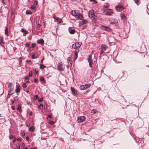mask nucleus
<instances>
[{
    "instance_id": "obj_1",
    "label": "nucleus",
    "mask_w": 149,
    "mask_h": 149,
    "mask_svg": "<svg viewBox=\"0 0 149 149\" xmlns=\"http://www.w3.org/2000/svg\"><path fill=\"white\" fill-rule=\"evenodd\" d=\"M70 14L78 19H81L83 17V15L77 10H72L70 12Z\"/></svg>"
},
{
    "instance_id": "obj_2",
    "label": "nucleus",
    "mask_w": 149,
    "mask_h": 149,
    "mask_svg": "<svg viewBox=\"0 0 149 149\" xmlns=\"http://www.w3.org/2000/svg\"><path fill=\"white\" fill-rule=\"evenodd\" d=\"M57 68L59 71L63 70L65 68V65L62 62L59 63L57 65Z\"/></svg>"
},
{
    "instance_id": "obj_3",
    "label": "nucleus",
    "mask_w": 149,
    "mask_h": 149,
    "mask_svg": "<svg viewBox=\"0 0 149 149\" xmlns=\"http://www.w3.org/2000/svg\"><path fill=\"white\" fill-rule=\"evenodd\" d=\"M88 16L90 18L92 19H96L97 17L93 13V10H90L88 13Z\"/></svg>"
},
{
    "instance_id": "obj_4",
    "label": "nucleus",
    "mask_w": 149,
    "mask_h": 149,
    "mask_svg": "<svg viewBox=\"0 0 149 149\" xmlns=\"http://www.w3.org/2000/svg\"><path fill=\"white\" fill-rule=\"evenodd\" d=\"M91 86L90 84H87L84 85H80L79 88L81 90H85L89 88Z\"/></svg>"
},
{
    "instance_id": "obj_5",
    "label": "nucleus",
    "mask_w": 149,
    "mask_h": 149,
    "mask_svg": "<svg viewBox=\"0 0 149 149\" xmlns=\"http://www.w3.org/2000/svg\"><path fill=\"white\" fill-rule=\"evenodd\" d=\"M81 43L76 42L75 43L73 44L72 45V47L74 49H79V48L81 46Z\"/></svg>"
},
{
    "instance_id": "obj_6",
    "label": "nucleus",
    "mask_w": 149,
    "mask_h": 149,
    "mask_svg": "<svg viewBox=\"0 0 149 149\" xmlns=\"http://www.w3.org/2000/svg\"><path fill=\"white\" fill-rule=\"evenodd\" d=\"M115 8L117 11H120L123 10L124 8L121 5H118L116 6Z\"/></svg>"
},
{
    "instance_id": "obj_7",
    "label": "nucleus",
    "mask_w": 149,
    "mask_h": 149,
    "mask_svg": "<svg viewBox=\"0 0 149 149\" xmlns=\"http://www.w3.org/2000/svg\"><path fill=\"white\" fill-rule=\"evenodd\" d=\"M70 89L72 93V95L74 96H77L79 93L78 91L74 88L73 87H71Z\"/></svg>"
},
{
    "instance_id": "obj_8",
    "label": "nucleus",
    "mask_w": 149,
    "mask_h": 149,
    "mask_svg": "<svg viewBox=\"0 0 149 149\" xmlns=\"http://www.w3.org/2000/svg\"><path fill=\"white\" fill-rule=\"evenodd\" d=\"M113 13V12L112 9H107L106 10V11L104 13L106 15H111Z\"/></svg>"
},
{
    "instance_id": "obj_9",
    "label": "nucleus",
    "mask_w": 149,
    "mask_h": 149,
    "mask_svg": "<svg viewBox=\"0 0 149 149\" xmlns=\"http://www.w3.org/2000/svg\"><path fill=\"white\" fill-rule=\"evenodd\" d=\"M85 119V118L84 116H80L78 118L77 121L78 123L82 122L84 121Z\"/></svg>"
},
{
    "instance_id": "obj_10",
    "label": "nucleus",
    "mask_w": 149,
    "mask_h": 149,
    "mask_svg": "<svg viewBox=\"0 0 149 149\" xmlns=\"http://www.w3.org/2000/svg\"><path fill=\"white\" fill-rule=\"evenodd\" d=\"M101 29L102 30H106L107 31H110L111 30L110 28L106 26L102 25L101 26Z\"/></svg>"
},
{
    "instance_id": "obj_11",
    "label": "nucleus",
    "mask_w": 149,
    "mask_h": 149,
    "mask_svg": "<svg viewBox=\"0 0 149 149\" xmlns=\"http://www.w3.org/2000/svg\"><path fill=\"white\" fill-rule=\"evenodd\" d=\"M79 51V49H77L74 51V59L76 60L77 58L78 53Z\"/></svg>"
},
{
    "instance_id": "obj_12",
    "label": "nucleus",
    "mask_w": 149,
    "mask_h": 149,
    "mask_svg": "<svg viewBox=\"0 0 149 149\" xmlns=\"http://www.w3.org/2000/svg\"><path fill=\"white\" fill-rule=\"evenodd\" d=\"M20 91V85L19 84L16 85V88L15 90V92L16 93H19Z\"/></svg>"
},
{
    "instance_id": "obj_13",
    "label": "nucleus",
    "mask_w": 149,
    "mask_h": 149,
    "mask_svg": "<svg viewBox=\"0 0 149 149\" xmlns=\"http://www.w3.org/2000/svg\"><path fill=\"white\" fill-rule=\"evenodd\" d=\"M9 91L8 93V95H12L14 93L13 91V88L9 89L8 90Z\"/></svg>"
},
{
    "instance_id": "obj_14",
    "label": "nucleus",
    "mask_w": 149,
    "mask_h": 149,
    "mask_svg": "<svg viewBox=\"0 0 149 149\" xmlns=\"http://www.w3.org/2000/svg\"><path fill=\"white\" fill-rule=\"evenodd\" d=\"M88 61L89 63V66L91 67V65L93 63V60L91 59L90 57V56H89V57L88 58Z\"/></svg>"
},
{
    "instance_id": "obj_15",
    "label": "nucleus",
    "mask_w": 149,
    "mask_h": 149,
    "mask_svg": "<svg viewBox=\"0 0 149 149\" xmlns=\"http://www.w3.org/2000/svg\"><path fill=\"white\" fill-rule=\"evenodd\" d=\"M21 31L23 33V35L24 36H26V35L29 33L28 31H26L24 30V29H22Z\"/></svg>"
},
{
    "instance_id": "obj_16",
    "label": "nucleus",
    "mask_w": 149,
    "mask_h": 149,
    "mask_svg": "<svg viewBox=\"0 0 149 149\" xmlns=\"http://www.w3.org/2000/svg\"><path fill=\"white\" fill-rule=\"evenodd\" d=\"M107 47L108 46L106 45H103L101 46V50H102L104 51L106 50Z\"/></svg>"
},
{
    "instance_id": "obj_17",
    "label": "nucleus",
    "mask_w": 149,
    "mask_h": 149,
    "mask_svg": "<svg viewBox=\"0 0 149 149\" xmlns=\"http://www.w3.org/2000/svg\"><path fill=\"white\" fill-rule=\"evenodd\" d=\"M37 42L38 44H42L44 43V41L42 39L38 40L37 41Z\"/></svg>"
},
{
    "instance_id": "obj_18",
    "label": "nucleus",
    "mask_w": 149,
    "mask_h": 149,
    "mask_svg": "<svg viewBox=\"0 0 149 149\" xmlns=\"http://www.w3.org/2000/svg\"><path fill=\"white\" fill-rule=\"evenodd\" d=\"M69 31L70 33L71 34H73L75 32V31L74 29L70 30V28L69 29Z\"/></svg>"
},
{
    "instance_id": "obj_19",
    "label": "nucleus",
    "mask_w": 149,
    "mask_h": 149,
    "mask_svg": "<svg viewBox=\"0 0 149 149\" xmlns=\"http://www.w3.org/2000/svg\"><path fill=\"white\" fill-rule=\"evenodd\" d=\"M56 21H57L58 23H61L62 21V20L61 19H59L58 18H56Z\"/></svg>"
},
{
    "instance_id": "obj_20",
    "label": "nucleus",
    "mask_w": 149,
    "mask_h": 149,
    "mask_svg": "<svg viewBox=\"0 0 149 149\" xmlns=\"http://www.w3.org/2000/svg\"><path fill=\"white\" fill-rule=\"evenodd\" d=\"M120 17H121V19L122 20H125V15L123 14H121L120 15Z\"/></svg>"
},
{
    "instance_id": "obj_21",
    "label": "nucleus",
    "mask_w": 149,
    "mask_h": 149,
    "mask_svg": "<svg viewBox=\"0 0 149 149\" xmlns=\"http://www.w3.org/2000/svg\"><path fill=\"white\" fill-rule=\"evenodd\" d=\"M108 8L107 6L104 7L101 9L103 11V13H104L105 11H106V8Z\"/></svg>"
},
{
    "instance_id": "obj_22",
    "label": "nucleus",
    "mask_w": 149,
    "mask_h": 149,
    "mask_svg": "<svg viewBox=\"0 0 149 149\" xmlns=\"http://www.w3.org/2000/svg\"><path fill=\"white\" fill-rule=\"evenodd\" d=\"M5 34L6 35L8 36V29L7 27H6L5 29Z\"/></svg>"
},
{
    "instance_id": "obj_23",
    "label": "nucleus",
    "mask_w": 149,
    "mask_h": 149,
    "mask_svg": "<svg viewBox=\"0 0 149 149\" xmlns=\"http://www.w3.org/2000/svg\"><path fill=\"white\" fill-rule=\"evenodd\" d=\"M40 68L41 69H43L46 67V66L44 65H42L41 64H40Z\"/></svg>"
},
{
    "instance_id": "obj_24",
    "label": "nucleus",
    "mask_w": 149,
    "mask_h": 149,
    "mask_svg": "<svg viewBox=\"0 0 149 149\" xmlns=\"http://www.w3.org/2000/svg\"><path fill=\"white\" fill-rule=\"evenodd\" d=\"M87 22L88 21L86 20L85 19L84 20H82L81 22V24H84L87 23Z\"/></svg>"
},
{
    "instance_id": "obj_25",
    "label": "nucleus",
    "mask_w": 149,
    "mask_h": 149,
    "mask_svg": "<svg viewBox=\"0 0 149 149\" xmlns=\"http://www.w3.org/2000/svg\"><path fill=\"white\" fill-rule=\"evenodd\" d=\"M13 83H10L8 84V88L9 89L12 88H11V86L13 85Z\"/></svg>"
},
{
    "instance_id": "obj_26",
    "label": "nucleus",
    "mask_w": 149,
    "mask_h": 149,
    "mask_svg": "<svg viewBox=\"0 0 149 149\" xmlns=\"http://www.w3.org/2000/svg\"><path fill=\"white\" fill-rule=\"evenodd\" d=\"M40 80L41 81H43L44 82H45V79L43 77H41L40 78Z\"/></svg>"
},
{
    "instance_id": "obj_27",
    "label": "nucleus",
    "mask_w": 149,
    "mask_h": 149,
    "mask_svg": "<svg viewBox=\"0 0 149 149\" xmlns=\"http://www.w3.org/2000/svg\"><path fill=\"white\" fill-rule=\"evenodd\" d=\"M34 127L32 126L29 128V130L31 132H33L34 130Z\"/></svg>"
},
{
    "instance_id": "obj_28",
    "label": "nucleus",
    "mask_w": 149,
    "mask_h": 149,
    "mask_svg": "<svg viewBox=\"0 0 149 149\" xmlns=\"http://www.w3.org/2000/svg\"><path fill=\"white\" fill-rule=\"evenodd\" d=\"M111 24H114L116 25H117L118 24V22L117 21H114V22H111V23H110Z\"/></svg>"
},
{
    "instance_id": "obj_29",
    "label": "nucleus",
    "mask_w": 149,
    "mask_h": 149,
    "mask_svg": "<svg viewBox=\"0 0 149 149\" xmlns=\"http://www.w3.org/2000/svg\"><path fill=\"white\" fill-rule=\"evenodd\" d=\"M26 13L28 14H32V12L29 10H28L26 11Z\"/></svg>"
},
{
    "instance_id": "obj_30",
    "label": "nucleus",
    "mask_w": 149,
    "mask_h": 149,
    "mask_svg": "<svg viewBox=\"0 0 149 149\" xmlns=\"http://www.w3.org/2000/svg\"><path fill=\"white\" fill-rule=\"evenodd\" d=\"M31 57H32V58L33 59H34L35 58H37V57H36L35 54L34 53H33L32 54Z\"/></svg>"
},
{
    "instance_id": "obj_31",
    "label": "nucleus",
    "mask_w": 149,
    "mask_h": 149,
    "mask_svg": "<svg viewBox=\"0 0 149 149\" xmlns=\"http://www.w3.org/2000/svg\"><path fill=\"white\" fill-rule=\"evenodd\" d=\"M43 107V105L42 104H40L39 106L38 107V108L39 109H41Z\"/></svg>"
},
{
    "instance_id": "obj_32",
    "label": "nucleus",
    "mask_w": 149,
    "mask_h": 149,
    "mask_svg": "<svg viewBox=\"0 0 149 149\" xmlns=\"http://www.w3.org/2000/svg\"><path fill=\"white\" fill-rule=\"evenodd\" d=\"M96 112H97L96 110L95 109H93L91 111V113H94V114L96 113Z\"/></svg>"
},
{
    "instance_id": "obj_33",
    "label": "nucleus",
    "mask_w": 149,
    "mask_h": 149,
    "mask_svg": "<svg viewBox=\"0 0 149 149\" xmlns=\"http://www.w3.org/2000/svg\"><path fill=\"white\" fill-rule=\"evenodd\" d=\"M26 126L28 127H30V124L28 122H26Z\"/></svg>"
},
{
    "instance_id": "obj_34",
    "label": "nucleus",
    "mask_w": 149,
    "mask_h": 149,
    "mask_svg": "<svg viewBox=\"0 0 149 149\" xmlns=\"http://www.w3.org/2000/svg\"><path fill=\"white\" fill-rule=\"evenodd\" d=\"M36 8V6L34 5H32L31 6V9L32 10H34Z\"/></svg>"
},
{
    "instance_id": "obj_35",
    "label": "nucleus",
    "mask_w": 149,
    "mask_h": 149,
    "mask_svg": "<svg viewBox=\"0 0 149 149\" xmlns=\"http://www.w3.org/2000/svg\"><path fill=\"white\" fill-rule=\"evenodd\" d=\"M3 40L2 37H0V43H2Z\"/></svg>"
},
{
    "instance_id": "obj_36",
    "label": "nucleus",
    "mask_w": 149,
    "mask_h": 149,
    "mask_svg": "<svg viewBox=\"0 0 149 149\" xmlns=\"http://www.w3.org/2000/svg\"><path fill=\"white\" fill-rule=\"evenodd\" d=\"M38 97V95H36L34 97V99L35 100H36Z\"/></svg>"
},
{
    "instance_id": "obj_37",
    "label": "nucleus",
    "mask_w": 149,
    "mask_h": 149,
    "mask_svg": "<svg viewBox=\"0 0 149 149\" xmlns=\"http://www.w3.org/2000/svg\"><path fill=\"white\" fill-rule=\"evenodd\" d=\"M32 75V72L30 71L29 73V77H31Z\"/></svg>"
},
{
    "instance_id": "obj_38",
    "label": "nucleus",
    "mask_w": 149,
    "mask_h": 149,
    "mask_svg": "<svg viewBox=\"0 0 149 149\" xmlns=\"http://www.w3.org/2000/svg\"><path fill=\"white\" fill-rule=\"evenodd\" d=\"M22 87L23 88H25V87H26L27 86L26 85V84L24 83L22 85Z\"/></svg>"
},
{
    "instance_id": "obj_39",
    "label": "nucleus",
    "mask_w": 149,
    "mask_h": 149,
    "mask_svg": "<svg viewBox=\"0 0 149 149\" xmlns=\"http://www.w3.org/2000/svg\"><path fill=\"white\" fill-rule=\"evenodd\" d=\"M17 109L18 111H20L21 110V107L20 106H19L17 108Z\"/></svg>"
},
{
    "instance_id": "obj_40",
    "label": "nucleus",
    "mask_w": 149,
    "mask_h": 149,
    "mask_svg": "<svg viewBox=\"0 0 149 149\" xmlns=\"http://www.w3.org/2000/svg\"><path fill=\"white\" fill-rule=\"evenodd\" d=\"M14 137V136L13 135H10L9 136V138L10 139H11Z\"/></svg>"
},
{
    "instance_id": "obj_41",
    "label": "nucleus",
    "mask_w": 149,
    "mask_h": 149,
    "mask_svg": "<svg viewBox=\"0 0 149 149\" xmlns=\"http://www.w3.org/2000/svg\"><path fill=\"white\" fill-rule=\"evenodd\" d=\"M90 1H93V3H97V1L96 0H90Z\"/></svg>"
},
{
    "instance_id": "obj_42",
    "label": "nucleus",
    "mask_w": 149,
    "mask_h": 149,
    "mask_svg": "<svg viewBox=\"0 0 149 149\" xmlns=\"http://www.w3.org/2000/svg\"><path fill=\"white\" fill-rule=\"evenodd\" d=\"M36 45V44L33 43L32 44L31 47H34Z\"/></svg>"
},
{
    "instance_id": "obj_43",
    "label": "nucleus",
    "mask_w": 149,
    "mask_h": 149,
    "mask_svg": "<svg viewBox=\"0 0 149 149\" xmlns=\"http://www.w3.org/2000/svg\"><path fill=\"white\" fill-rule=\"evenodd\" d=\"M49 123L51 125H53L54 123V122L52 121H49Z\"/></svg>"
},
{
    "instance_id": "obj_44",
    "label": "nucleus",
    "mask_w": 149,
    "mask_h": 149,
    "mask_svg": "<svg viewBox=\"0 0 149 149\" xmlns=\"http://www.w3.org/2000/svg\"><path fill=\"white\" fill-rule=\"evenodd\" d=\"M134 1L135 3H136L137 4H138V2L139 0H134Z\"/></svg>"
},
{
    "instance_id": "obj_45",
    "label": "nucleus",
    "mask_w": 149,
    "mask_h": 149,
    "mask_svg": "<svg viewBox=\"0 0 149 149\" xmlns=\"http://www.w3.org/2000/svg\"><path fill=\"white\" fill-rule=\"evenodd\" d=\"M17 140L18 141H21L22 140V139L21 138H19L17 139Z\"/></svg>"
},
{
    "instance_id": "obj_46",
    "label": "nucleus",
    "mask_w": 149,
    "mask_h": 149,
    "mask_svg": "<svg viewBox=\"0 0 149 149\" xmlns=\"http://www.w3.org/2000/svg\"><path fill=\"white\" fill-rule=\"evenodd\" d=\"M14 99L15 101H17L18 100V98L17 97H16L14 98Z\"/></svg>"
},
{
    "instance_id": "obj_47",
    "label": "nucleus",
    "mask_w": 149,
    "mask_h": 149,
    "mask_svg": "<svg viewBox=\"0 0 149 149\" xmlns=\"http://www.w3.org/2000/svg\"><path fill=\"white\" fill-rule=\"evenodd\" d=\"M43 100V99L42 98H41L38 100V101L39 102H41Z\"/></svg>"
},
{
    "instance_id": "obj_48",
    "label": "nucleus",
    "mask_w": 149,
    "mask_h": 149,
    "mask_svg": "<svg viewBox=\"0 0 149 149\" xmlns=\"http://www.w3.org/2000/svg\"><path fill=\"white\" fill-rule=\"evenodd\" d=\"M38 72V70H36V69L35 70V72H34V74H36Z\"/></svg>"
},
{
    "instance_id": "obj_49",
    "label": "nucleus",
    "mask_w": 149,
    "mask_h": 149,
    "mask_svg": "<svg viewBox=\"0 0 149 149\" xmlns=\"http://www.w3.org/2000/svg\"><path fill=\"white\" fill-rule=\"evenodd\" d=\"M25 135V132H22V133L21 135L22 136H24Z\"/></svg>"
},
{
    "instance_id": "obj_50",
    "label": "nucleus",
    "mask_w": 149,
    "mask_h": 149,
    "mask_svg": "<svg viewBox=\"0 0 149 149\" xmlns=\"http://www.w3.org/2000/svg\"><path fill=\"white\" fill-rule=\"evenodd\" d=\"M26 62H28V63H30V64H31V61H30L29 60H26Z\"/></svg>"
},
{
    "instance_id": "obj_51",
    "label": "nucleus",
    "mask_w": 149,
    "mask_h": 149,
    "mask_svg": "<svg viewBox=\"0 0 149 149\" xmlns=\"http://www.w3.org/2000/svg\"><path fill=\"white\" fill-rule=\"evenodd\" d=\"M29 45V43H26V44L25 47H28Z\"/></svg>"
},
{
    "instance_id": "obj_52",
    "label": "nucleus",
    "mask_w": 149,
    "mask_h": 149,
    "mask_svg": "<svg viewBox=\"0 0 149 149\" xmlns=\"http://www.w3.org/2000/svg\"><path fill=\"white\" fill-rule=\"evenodd\" d=\"M16 140H17L16 138H15V137H14V138H13V142H14L15 141H16Z\"/></svg>"
},
{
    "instance_id": "obj_53",
    "label": "nucleus",
    "mask_w": 149,
    "mask_h": 149,
    "mask_svg": "<svg viewBox=\"0 0 149 149\" xmlns=\"http://www.w3.org/2000/svg\"><path fill=\"white\" fill-rule=\"evenodd\" d=\"M25 79L26 80H29V78L28 77L26 76L25 77Z\"/></svg>"
},
{
    "instance_id": "obj_54",
    "label": "nucleus",
    "mask_w": 149,
    "mask_h": 149,
    "mask_svg": "<svg viewBox=\"0 0 149 149\" xmlns=\"http://www.w3.org/2000/svg\"><path fill=\"white\" fill-rule=\"evenodd\" d=\"M21 146L24 147L25 146L24 144V143H22L21 144Z\"/></svg>"
},
{
    "instance_id": "obj_55",
    "label": "nucleus",
    "mask_w": 149,
    "mask_h": 149,
    "mask_svg": "<svg viewBox=\"0 0 149 149\" xmlns=\"http://www.w3.org/2000/svg\"><path fill=\"white\" fill-rule=\"evenodd\" d=\"M71 59V58L70 57H69L68 59V61H69V62H70V60Z\"/></svg>"
},
{
    "instance_id": "obj_56",
    "label": "nucleus",
    "mask_w": 149,
    "mask_h": 149,
    "mask_svg": "<svg viewBox=\"0 0 149 149\" xmlns=\"http://www.w3.org/2000/svg\"><path fill=\"white\" fill-rule=\"evenodd\" d=\"M38 79L37 78H35L34 79V82H36L38 81Z\"/></svg>"
},
{
    "instance_id": "obj_57",
    "label": "nucleus",
    "mask_w": 149,
    "mask_h": 149,
    "mask_svg": "<svg viewBox=\"0 0 149 149\" xmlns=\"http://www.w3.org/2000/svg\"><path fill=\"white\" fill-rule=\"evenodd\" d=\"M44 57H43V58H42V60H41V62H40L41 63H42V61L44 60Z\"/></svg>"
},
{
    "instance_id": "obj_58",
    "label": "nucleus",
    "mask_w": 149,
    "mask_h": 149,
    "mask_svg": "<svg viewBox=\"0 0 149 149\" xmlns=\"http://www.w3.org/2000/svg\"><path fill=\"white\" fill-rule=\"evenodd\" d=\"M26 139L27 141H29V138L28 136H27L26 138Z\"/></svg>"
},
{
    "instance_id": "obj_59",
    "label": "nucleus",
    "mask_w": 149,
    "mask_h": 149,
    "mask_svg": "<svg viewBox=\"0 0 149 149\" xmlns=\"http://www.w3.org/2000/svg\"><path fill=\"white\" fill-rule=\"evenodd\" d=\"M104 52V51L102 50H101V52H100V55L102 54Z\"/></svg>"
},
{
    "instance_id": "obj_60",
    "label": "nucleus",
    "mask_w": 149,
    "mask_h": 149,
    "mask_svg": "<svg viewBox=\"0 0 149 149\" xmlns=\"http://www.w3.org/2000/svg\"><path fill=\"white\" fill-rule=\"evenodd\" d=\"M40 26H41V25L40 24H38V25L37 27L38 28H40Z\"/></svg>"
},
{
    "instance_id": "obj_61",
    "label": "nucleus",
    "mask_w": 149,
    "mask_h": 149,
    "mask_svg": "<svg viewBox=\"0 0 149 149\" xmlns=\"http://www.w3.org/2000/svg\"><path fill=\"white\" fill-rule=\"evenodd\" d=\"M47 117L49 118H50L51 117V116L50 115H48Z\"/></svg>"
},
{
    "instance_id": "obj_62",
    "label": "nucleus",
    "mask_w": 149,
    "mask_h": 149,
    "mask_svg": "<svg viewBox=\"0 0 149 149\" xmlns=\"http://www.w3.org/2000/svg\"><path fill=\"white\" fill-rule=\"evenodd\" d=\"M53 18L55 19V21H56V18H58L57 17H56L55 16H54L53 17Z\"/></svg>"
},
{
    "instance_id": "obj_63",
    "label": "nucleus",
    "mask_w": 149,
    "mask_h": 149,
    "mask_svg": "<svg viewBox=\"0 0 149 149\" xmlns=\"http://www.w3.org/2000/svg\"><path fill=\"white\" fill-rule=\"evenodd\" d=\"M11 103L12 104H13L14 103V101H13V100H11Z\"/></svg>"
},
{
    "instance_id": "obj_64",
    "label": "nucleus",
    "mask_w": 149,
    "mask_h": 149,
    "mask_svg": "<svg viewBox=\"0 0 149 149\" xmlns=\"http://www.w3.org/2000/svg\"><path fill=\"white\" fill-rule=\"evenodd\" d=\"M17 147L18 149H19L20 148L19 145L18 146H17Z\"/></svg>"
}]
</instances>
